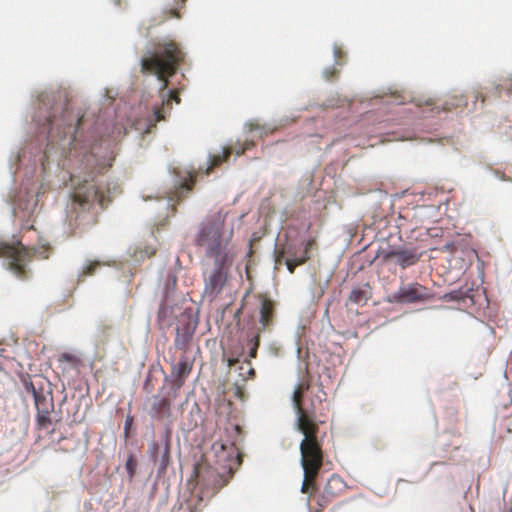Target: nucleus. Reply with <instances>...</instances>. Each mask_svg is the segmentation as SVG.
<instances>
[{
    "mask_svg": "<svg viewBox=\"0 0 512 512\" xmlns=\"http://www.w3.org/2000/svg\"><path fill=\"white\" fill-rule=\"evenodd\" d=\"M308 388L309 383L297 385L293 392V404L297 412V429L304 435L299 447L304 472L301 492L310 498L317 491L316 481L323 466L324 452L317 438L319 426L315 421V413L302 406L303 393Z\"/></svg>",
    "mask_w": 512,
    "mask_h": 512,
    "instance_id": "obj_1",
    "label": "nucleus"
},
{
    "mask_svg": "<svg viewBox=\"0 0 512 512\" xmlns=\"http://www.w3.org/2000/svg\"><path fill=\"white\" fill-rule=\"evenodd\" d=\"M233 236L234 222L228 221V213L218 211L201 222L194 244L204 251L208 259L231 258L235 257L231 245Z\"/></svg>",
    "mask_w": 512,
    "mask_h": 512,
    "instance_id": "obj_2",
    "label": "nucleus"
},
{
    "mask_svg": "<svg viewBox=\"0 0 512 512\" xmlns=\"http://www.w3.org/2000/svg\"><path fill=\"white\" fill-rule=\"evenodd\" d=\"M180 45L172 39H162L153 43L141 59V72L154 74L162 82L161 90L167 89L169 78L174 76L184 60Z\"/></svg>",
    "mask_w": 512,
    "mask_h": 512,
    "instance_id": "obj_3",
    "label": "nucleus"
},
{
    "mask_svg": "<svg viewBox=\"0 0 512 512\" xmlns=\"http://www.w3.org/2000/svg\"><path fill=\"white\" fill-rule=\"evenodd\" d=\"M212 450L217 458L216 464L220 465L224 472L220 473L217 468L210 466L205 460L195 464L193 476L196 483L202 485L212 493H216L228 482V479L233 474V459L231 453L227 452V446L222 442H215L212 445Z\"/></svg>",
    "mask_w": 512,
    "mask_h": 512,
    "instance_id": "obj_4",
    "label": "nucleus"
},
{
    "mask_svg": "<svg viewBox=\"0 0 512 512\" xmlns=\"http://www.w3.org/2000/svg\"><path fill=\"white\" fill-rule=\"evenodd\" d=\"M74 120L75 117L67 104L54 107L53 113L47 117L45 123L51 141L61 142L67 139L70 149H75L78 142H86L87 139L83 137L82 132L86 122L85 116L78 117L75 124Z\"/></svg>",
    "mask_w": 512,
    "mask_h": 512,
    "instance_id": "obj_5",
    "label": "nucleus"
},
{
    "mask_svg": "<svg viewBox=\"0 0 512 512\" xmlns=\"http://www.w3.org/2000/svg\"><path fill=\"white\" fill-rule=\"evenodd\" d=\"M44 379L38 378L35 381L29 376L23 379V385L28 393H31L34 398L35 407L37 410V424L41 429H47L51 424L50 415L54 410V402L52 392L45 390L43 387Z\"/></svg>",
    "mask_w": 512,
    "mask_h": 512,
    "instance_id": "obj_6",
    "label": "nucleus"
},
{
    "mask_svg": "<svg viewBox=\"0 0 512 512\" xmlns=\"http://www.w3.org/2000/svg\"><path fill=\"white\" fill-rule=\"evenodd\" d=\"M212 260V265L207 266L203 271V295L210 300H214L220 295L226 286L234 257Z\"/></svg>",
    "mask_w": 512,
    "mask_h": 512,
    "instance_id": "obj_7",
    "label": "nucleus"
},
{
    "mask_svg": "<svg viewBox=\"0 0 512 512\" xmlns=\"http://www.w3.org/2000/svg\"><path fill=\"white\" fill-rule=\"evenodd\" d=\"M96 203L104 207L105 194L101 187L92 180L84 179L83 183L79 184L72 194L73 210L76 212L89 211Z\"/></svg>",
    "mask_w": 512,
    "mask_h": 512,
    "instance_id": "obj_8",
    "label": "nucleus"
},
{
    "mask_svg": "<svg viewBox=\"0 0 512 512\" xmlns=\"http://www.w3.org/2000/svg\"><path fill=\"white\" fill-rule=\"evenodd\" d=\"M232 152L233 150L231 147H225L222 155H213L210 157L209 164L205 168L199 167L197 171L189 172L188 178H185L178 186L175 187V191L173 192L171 199H175L177 201L182 200L193 189L198 174H210L214 168L220 166L223 162H226Z\"/></svg>",
    "mask_w": 512,
    "mask_h": 512,
    "instance_id": "obj_9",
    "label": "nucleus"
},
{
    "mask_svg": "<svg viewBox=\"0 0 512 512\" xmlns=\"http://www.w3.org/2000/svg\"><path fill=\"white\" fill-rule=\"evenodd\" d=\"M0 256L7 259L9 269L18 277L25 275V266L30 260V253L21 242L13 244L0 242Z\"/></svg>",
    "mask_w": 512,
    "mask_h": 512,
    "instance_id": "obj_10",
    "label": "nucleus"
},
{
    "mask_svg": "<svg viewBox=\"0 0 512 512\" xmlns=\"http://www.w3.org/2000/svg\"><path fill=\"white\" fill-rule=\"evenodd\" d=\"M346 489V482L340 476L333 474L328 478L323 489L318 494L315 491L310 498L308 497V502L314 499L319 506V510H322L336 498L340 497Z\"/></svg>",
    "mask_w": 512,
    "mask_h": 512,
    "instance_id": "obj_11",
    "label": "nucleus"
},
{
    "mask_svg": "<svg viewBox=\"0 0 512 512\" xmlns=\"http://www.w3.org/2000/svg\"><path fill=\"white\" fill-rule=\"evenodd\" d=\"M430 297L429 289L419 283L402 286L393 294V299L400 303H416Z\"/></svg>",
    "mask_w": 512,
    "mask_h": 512,
    "instance_id": "obj_12",
    "label": "nucleus"
},
{
    "mask_svg": "<svg viewBox=\"0 0 512 512\" xmlns=\"http://www.w3.org/2000/svg\"><path fill=\"white\" fill-rule=\"evenodd\" d=\"M422 253L418 252L417 248H401L387 251L383 254V259L389 261L396 259V263L402 268L406 269L418 263Z\"/></svg>",
    "mask_w": 512,
    "mask_h": 512,
    "instance_id": "obj_13",
    "label": "nucleus"
},
{
    "mask_svg": "<svg viewBox=\"0 0 512 512\" xmlns=\"http://www.w3.org/2000/svg\"><path fill=\"white\" fill-rule=\"evenodd\" d=\"M187 0H162V16L158 23H162L170 18H181L180 10L184 8Z\"/></svg>",
    "mask_w": 512,
    "mask_h": 512,
    "instance_id": "obj_14",
    "label": "nucleus"
},
{
    "mask_svg": "<svg viewBox=\"0 0 512 512\" xmlns=\"http://www.w3.org/2000/svg\"><path fill=\"white\" fill-rule=\"evenodd\" d=\"M152 416L156 419L162 420L171 415V400L168 397H153L151 406Z\"/></svg>",
    "mask_w": 512,
    "mask_h": 512,
    "instance_id": "obj_15",
    "label": "nucleus"
},
{
    "mask_svg": "<svg viewBox=\"0 0 512 512\" xmlns=\"http://www.w3.org/2000/svg\"><path fill=\"white\" fill-rule=\"evenodd\" d=\"M274 312H275V304L274 302L264 297L261 302L260 307V319L259 322L262 326V330L269 328L273 324L274 320Z\"/></svg>",
    "mask_w": 512,
    "mask_h": 512,
    "instance_id": "obj_16",
    "label": "nucleus"
},
{
    "mask_svg": "<svg viewBox=\"0 0 512 512\" xmlns=\"http://www.w3.org/2000/svg\"><path fill=\"white\" fill-rule=\"evenodd\" d=\"M192 367L193 363L186 357L181 358L177 364L172 366L171 374L176 378L178 388L184 384L185 379L192 371Z\"/></svg>",
    "mask_w": 512,
    "mask_h": 512,
    "instance_id": "obj_17",
    "label": "nucleus"
},
{
    "mask_svg": "<svg viewBox=\"0 0 512 512\" xmlns=\"http://www.w3.org/2000/svg\"><path fill=\"white\" fill-rule=\"evenodd\" d=\"M313 240H309L305 244V249L303 255L301 257H296L295 255L290 256L285 260V264L290 273H294L295 268L299 265L304 264L307 260H309V251L313 245Z\"/></svg>",
    "mask_w": 512,
    "mask_h": 512,
    "instance_id": "obj_18",
    "label": "nucleus"
},
{
    "mask_svg": "<svg viewBox=\"0 0 512 512\" xmlns=\"http://www.w3.org/2000/svg\"><path fill=\"white\" fill-rule=\"evenodd\" d=\"M27 196V199L23 201V199L20 197L16 202V210H20L22 212H26L27 215L30 217L33 215L36 207H37V199H35L34 196Z\"/></svg>",
    "mask_w": 512,
    "mask_h": 512,
    "instance_id": "obj_19",
    "label": "nucleus"
},
{
    "mask_svg": "<svg viewBox=\"0 0 512 512\" xmlns=\"http://www.w3.org/2000/svg\"><path fill=\"white\" fill-rule=\"evenodd\" d=\"M193 335V330L189 326L184 327L182 330L177 328V334L175 338V345L180 349H185L189 344Z\"/></svg>",
    "mask_w": 512,
    "mask_h": 512,
    "instance_id": "obj_20",
    "label": "nucleus"
},
{
    "mask_svg": "<svg viewBox=\"0 0 512 512\" xmlns=\"http://www.w3.org/2000/svg\"><path fill=\"white\" fill-rule=\"evenodd\" d=\"M369 298V291L360 287L354 288L349 295V301L357 305L366 304Z\"/></svg>",
    "mask_w": 512,
    "mask_h": 512,
    "instance_id": "obj_21",
    "label": "nucleus"
},
{
    "mask_svg": "<svg viewBox=\"0 0 512 512\" xmlns=\"http://www.w3.org/2000/svg\"><path fill=\"white\" fill-rule=\"evenodd\" d=\"M100 265L101 263L99 261L90 262L79 273V280H83L86 276L93 275L96 269L100 267Z\"/></svg>",
    "mask_w": 512,
    "mask_h": 512,
    "instance_id": "obj_22",
    "label": "nucleus"
},
{
    "mask_svg": "<svg viewBox=\"0 0 512 512\" xmlns=\"http://www.w3.org/2000/svg\"><path fill=\"white\" fill-rule=\"evenodd\" d=\"M170 460V440L169 436H166L164 451L161 456V468L166 469Z\"/></svg>",
    "mask_w": 512,
    "mask_h": 512,
    "instance_id": "obj_23",
    "label": "nucleus"
},
{
    "mask_svg": "<svg viewBox=\"0 0 512 512\" xmlns=\"http://www.w3.org/2000/svg\"><path fill=\"white\" fill-rule=\"evenodd\" d=\"M259 343H260V336L259 334L257 333L256 335H254L250 340H249V346H250V349H249V357L250 358H256L257 356V350H258V347H259Z\"/></svg>",
    "mask_w": 512,
    "mask_h": 512,
    "instance_id": "obj_24",
    "label": "nucleus"
},
{
    "mask_svg": "<svg viewBox=\"0 0 512 512\" xmlns=\"http://www.w3.org/2000/svg\"><path fill=\"white\" fill-rule=\"evenodd\" d=\"M58 361L60 363H64V362H67L69 363L71 366H76L79 362V359L73 355V354H70V353H62L59 358H58Z\"/></svg>",
    "mask_w": 512,
    "mask_h": 512,
    "instance_id": "obj_25",
    "label": "nucleus"
},
{
    "mask_svg": "<svg viewBox=\"0 0 512 512\" xmlns=\"http://www.w3.org/2000/svg\"><path fill=\"white\" fill-rule=\"evenodd\" d=\"M136 466H137V462L135 460V458L130 455L127 460H126V464H125V468L129 474V477L132 478L135 474V471H136Z\"/></svg>",
    "mask_w": 512,
    "mask_h": 512,
    "instance_id": "obj_26",
    "label": "nucleus"
},
{
    "mask_svg": "<svg viewBox=\"0 0 512 512\" xmlns=\"http://www.w3.org/2000/svg\"><path fill=\"white\" fill-rule=\"evenodd\" d=\"M275 254H276L275 262L277 264H280L286 255L292 256L290 250L289 249L286 250L284 248H277L275 251Z\"/></svg>",
    "mask_w": 512,
    "mask_h": 512,
    "instance_id": "obj_27",
    "label": "nucleus"
},
{
    "mask_svg": "<svg viewBox=\"0 0 512 512\" xmlns=\"http://www.w3.org/2000/svg\"><path fill=\"white\" fill-rule=\"evenodd\" d=\"M159 450H160L159 444L157 442H152V444L150 445V448H149V454H150V458L154 462H157V460H158Z\"/></svg>",
    "mask_w": 512,
    "mask_h": 512,
    "instance_id": "obj_28",
    "label": "nucleus"
},
{
    "mask_svg": "<svg viewBox=\"0 0 512 512\" xmlns=\"http://www.w3.org/2000/svg\"><path fill=\"white\" fill-rule=\"evenodd\" d=\"M133 422H134V418L133 416L131 415H128L126 417V420H125V426H124V433H125V436L128 437L129 435V431L133 425Z\"/></svg>",
    "mask_w": 512,
    "mask_h": 512,
    "instance_id": "obj_29",
    "label": "nucleus"
},
{
    "mask_svg": "<svg viewBox=\"0 0 512 512\" xmlns=\"http://www.w3.org/2000/svg\"><path fill=\"white\" fill-rule=\"evenodd\" d=\"M343 55H344V52L341 50V48H339V47L334 48V56L336 59V63L338 65H342V63L340 62V59L343 57Z\"/></svg>",
    "mask_w": 512,
    "mask_h": 512,
    "instance_id": "obj_30",
    "label": "nucleus"
},
{
    "mask_svg": "<svg viewBox=\"0 0 512 512\" xmlns=\"http://www.w3.org/2000/svg\"><path fill=\"white\" fill-rule=\"evenodd\" d=\"M164 119L163 111L161 108H157L154 111V121L159 122Z\"/></svg>",
    "mask_w": 512,
    "mask_h": 512,
    "instance_id": "obj_31",
    "label": "nucleus"
},
{
    "mask_svg": "<svg viewBox=\"0 0 512 512\" xmlns=\"http://www.w3.org/2000/svg\"><path fill=\"white\" fill-rule=\"evenodd\" d=\"M336 72H337V71H336V69H334V68H332V69H326V70L324 71V76H325V78H326L327 80H330V79H332V78L335 76Z\"/></svg>",
    "mask_w": 512,
    "mask_h": 512,
    "instance_id": "obj_32",
    "label": "nucleus"
},
{
    "mask_svg": "<svg viewBox=\"0 0 512 512\" xmlns=\"http://www.w3.org/2000/svg\"><path fill=\"white\" fill-rule=\"evenodd\" d=\"M250 145H251V144H248L247 146L239 145V147H237V148L235 149V153H236L237 155H241V154H243V153L246 151V149H248V148H249V146H250Z\"/></svg>",
    "mask_w": 512,
    "mask_h": 512,
    "instance_id": "obj_33",
    "label": "nucleus"
},
{
    "mask_svg": "<svg viewBox=\"0 0 512 512\" xmlns=\"http://www.w3.org/2000/svg\"><path fill=\"white\" fill-rule=\"evenodd\" d=\"M474 98H475L476 100L481 99V104H482V105H483V104H484V102H485V96H484L481 92H479V91H475V92H474Z\"/></svg>",
    "mask_w": 512,
    "mask_h": 512,
    "instance_id": "obj_34",
    "label": "nucleus"
},
{
    "mask_svg": "<svg viewBox=\"0 0 512 512\" xmlns=\"http://www.w3.org/2000/svg\"><path fill=\"white\" fill-rule=\"evenodd\" d=\"M236 363H238V359L237 358H230V359H228V366L229 367H232V366L236 365Z\"/></svg>",
    "mask_w": 512,
    "mask_h": 512,
    "instance_id": "obj_35",
    "label": "nucleus"
},
{
    "mask_svg": "<svg viewBox=\"0 0 512 512\" xmlns=\"http://www.w3.org/2000/svg\"><path fill=\"white\" fill-rule=\"evenodd\" d=\"M170 94H171L172 99H174L177 103L180 102V98L175 92L171 91Z\"/></svg>",
    "mask_w": 512,
    "mask_h": 512,
    "instance_id": "obj_36",
    "label": "nucleus"
},
{
    "mask_svg": "<svg viewBox=\"0 0 512 512\" xmlns=\"http://www.w3.org/2000/svg\"><path fill=\"white\" fill-rule=\"evenodd\" d=\"M249 375H250L251 377L255 375V370H254L253 368H251V369L249 370Z\"/></svg>",
    "mask_w": 512,
    "mask_h": 512,
    "instance_id": "obj_37",
    "label": "nucleus"
}]
</instances>
